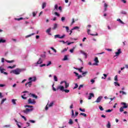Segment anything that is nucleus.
<instances>
[{"mask_svg":"<svg viewBox=\"0 0 128 128\" xmlns=\"http://www.w3.org/2000/svg\"><path fill=\"white\" fill-rule=\"evenodd\" d=\"M50 30H52V28H50L46 30V32H47V34H50Z\"/></svg>","mask_w":128,"mask_h":128,"instance_id":"21","label":"nucleus"},{"mask_svg":"<svg viewBox=\"0 0 128 128\" xmlns=\"http://www.w3.org/2000/svg\"><path fill=\"white\" fill-rule=\"evenodd\" d=\"M24 70V69H20V68H16V70H12L11 72H12V74H20Z\"/></svg>","mask_w":128,"mask_h":128,"instance_id":"2","label":"nucleus"},{"mask_svg":"<svg viewBox=\"0 0 128 128\" xmlns=\"http://www.w3.org/2000/svg\"><path fill=\"white\" fill-rule=\"evenodd\" d=\"M120 93L124 95V94H126V93L124 91H120Z\"/></svg>","mask_w":128,"mask_h":128,"instance_id":"49","label":"nucleus"},{"mask_svg":"<svg viewBox=\"0 0 128 128\" xmlns=\"http://www.w3.org/2000/svg\"><path fill=\"white\" fill-rule=\"evenodd\" d=\"M80 52L85 56V58H88V54H86V53L82 50L80 51Z\"/></svg>","mask_w":128,"mask_h":128,"instance_id":"11","label":"nucleus"},{"mask_svg":"<svg viewBox=\"0 0 128 128\" xmlns=\"http://www.w3.org/2000/svg\"><path fill=\"white\" fill-rule=\"evenodd\" d=\"M58 4H56L54 6V10H58Z\"/></svg>","mask_w":128,"mask_h":128,"instance_id":"45","label":"nucleus"},{"mask_svg":"<svg viewBox=\"0 0 128 128\" xmlns=\"http://www.w3.org/2000/svg\"><path fill=\"white\" fill-rule=\"evenodd\" d=\"M42 62V58H40L39 60L38 61V62L36 63V64H40Z\"/></svg>","mask_w":128,"mask_h":128,"instance_id":"14","label":"nucleus"},{"mask_svg":"<svg viewBox=\"0 0 128 128\" xmlns=\"http://www.w3.org/2000/svg\"><path fill=\"white\" fill-rule=\"evenodd\" d=\"M54 86V84L52 85V90L54 91V92H56L57 89H56Z\"/></svg>","mask_w":128,"mask_h":128,"instance_id":"19","label":"nucleus"},{"mask_svg":"<svg viewBox=\"0 0 128 128\" xmlns=\"http://www.w3.org/2000/svg\"><path fill=\"white\" fill-rule=\"evenodd\" d=\"M31 94V96L35 98H38V96H36V95L34 94Z\"/></svg>","mask_w":128,"mask_h":128,"instance_id":"26","label":"nucleus"},{"mask_svg":"<svg viewBox=\"0 0 128 128\" xmlns=\"http://www.w3.org/2000/svg\"><path fill=\"white\" fill-rule=\"evenodd\" d=\"M54 80L55 82H58V77L56 76H54Z\"/></svg>","mask_w":128,"mask_h":128,"instance_id":"44","label":"nucleus"},{"mask_svg":"<svg viewBox=\"0 0 128 128\" xmlns=\"http://www.w3.org/2000/svg\"><path fill=\"white\" fill-rule=\"evenodd\" d=\"M114 85L116 86H120V84H118V82H114Z\"/></svg>","mask_w":128,"mask_h":128,"instance_id":"35","label":"nucleus"},{"mask_svg":"<svg viewBox=\"0 0 128 128\" xmlns=\"http://www.w3.org/2000/svg\"><path fill=\"white\" fill-rule=\"evenodd\" d=\"M21 117L22 118H24V120L26 122V118L24 116L21 115Z\"/></svg>","mask_w":128,"mask_h":128,"instance_id":"53","label":"nucleus"},{"mask_svg":"<svg viewBox=\"0 0 128 128\" xmlns=\"http://www.w3.org/2000/svg\"><path fill=\"white\" fill-rule=\"evenodd\" d=\"M82 74L84 76L85 74H88V72H82Z\"/></svg>","mask_w":128,"mask_h":128,"instance_id":"54","label":"nucleus"},{"mask_svg":"<svg viewBox=\"0 0 128 128\" xmlns=\"http://www.w3.org/2000/svg\"><path fill=\"white\" fill-rule=\"evenodd\" d=\"M94 94L93 93H90L88 100H92V98H94Z\"/></svg>","mask_w":128,"mask_h":128,"instance_id":"13","label":"nucleus"},{"mask_svg":"<svg viewBox=\"0 0 128 128\" xmlns=\"http://www.w3.org/2000/svg\"><path fill=\"white\" fill-rule=\"evenodd\" d=\"M6 62H8V64H11V63L14 62V60H6Z\"/></svg>","mask_w":128,"mask_h":128,"instance_id":"25","label":"nucleus"},{"mask_svg":"<svg viewBox=\"0 0 128 128\" xmlns=\"http://www.w3.org/2000/svg\"><path fill=\"white\" fill-rule=\"evenodd\" d=\"M70 86V84L66 82H65V88H68Z\"/></svg>","mask_w":128,"mask_h":128,"instance_id":"16","label":"nucleus"},{"mask_svg":"<svg viewBox=\"0 0 128 128\" xmlns=\"http://www.w3.org/2000/svg\"><path fill=\"white\" fill-rule=\"evenodd\" d=\"M74 48H73L71 50H70V52H71L72 54V52H74Z\"/></svg>","mask_w":128,"mask_h":128,"instance_id":"55","label":"nucleus"},{"mask_svg":"<svg viewBox=\"0 0 128 128\" xmlns=\"http://www.w3.org/2000/svg\"><path fill=\"white\" fill-rule=\"evenodd\" d=\"M6 98H3L2 101H1V104H4V102H6Z\"/></svg>","mask_w":128,"mask_h":128,"instance_id":"24","label":"nucleus"},{"mask_svg":"<svg viewBox=\"0 0 128 128\" xmlns=\"http://www.w3.org/2000/svg\"><path fill=\"white\" fill-rule=\"evenodd\" d=\"M61 90L62 92H64L66 94L68 93V92H70V90H64V87L62 86H58L57 87V90Z\"/></svg>","mask_w":128,"mask_h":128,"instance_id":"3","label":"nucleus"},{"mask_svg":"<svg viewBox=\"0 0 128 128\" xmlns=\"http://www.w3.org/2000/svg\"><path fill=\"white\" fill-rule=\"evenodd\" d=\"M46 2H44L42 3V8H46Z\"/></svg>","mask_w":128,"mask_h":128,"instance_id":"17","label":"nucleus"},{"mask_svg":"<svg viewBox=\"0 0 128 128\" xmlns=\"http://www.w3.org/2000/svg\"><path fill=\"white\" fill-rule=\"evenodd\" d=\"M54 14H55V16H60V14L58 13V12H54Z\"/></svg>","mask_w":128,"mask_h":128,"instance_id":"41","label":"nucleus"},{"mask_svg":"<svg viewBox=\"0 0 128 128\" xmlns=\"http://www.w3.org/2000/svg\"><path fill=\"white\" fill-rule=\"evenodd\" d=\"M51 50H54V52L56 53V50L54 49V47H51Z\"/></svg>","mask_w":128,"mask_h":128,"instance_id":"46","label":"nucleus"},{"mask_svg":"<svg viewBox=\"0 0 128 128\" xmlns=\"http://www.w3.org/2000/svg\"><path fill=\"white\" fill-rule=\"evenodd\" d=\"M58 28V24H54V27L52 28V30H56Z\"/></svg>","mask_w":128,"mask_h":128,"instance_id":"18","label":"nucleus"},{"mask_svg":"<svg viewBox=\"0 0 128 128\" xmlns=\"http://www.w3.org/2000/svg\"><path fill=\"white\" fill-rule=\"evenodd\" d=\"M50 64H52V62L49 61L48 64H46V66H50Z\"/></svg>","mask_w":128,"mask_h":128,"instance_id":"57","label":"nucleus"},{"mask_svg":"<svg viewBox=\"0 0 128 128\" xmlns=\"http://www.w3.org/2000/svg\"><path fill=\"white\" fill-rule=\"evenodd\" d=\"M80 116H84V118H86V114L84 113H80Z\"/></svg>","mask_w":128,"mask_h":128,"instance_id":"37","label":"nucleus"},{"mask_svg":"<svg viewBox=\"0 0 128 128\" xmlns=\"http://www.w3.org/2000/svg\"><path fill=\"white\" fill-rule=\"evenodd\" d=\"M68 124H74V122H72V119L69 120Z\"/></svg>","mask_w":128,"mask_h":128,"instance_id":"29","label":"nucleus"},{"mask_svg":"<svg viewBox=\"0 0 128 128\" xmlns=\"http://www.w3.org/2000/svg\"><path fill=\"white\" fill-rule=\"evenodd\" d=\"M16 66V65H14L13 66H8V68H11V69H12V68H14Z\"/></svg>","mask_w":128,"mask_h":128,"instance_id":"30","label":"nucleus"},{"mask_svg":"<svg viewBox=\"0 0 128 128\" xmlns=\"http://www.w3.org/2000/svg\"><path fill=\"white\" fill-rule=\"evenodd\" d=\"M42 66H46V64H42L40 65V68H42Z\"/></svg>","mask_w":128,"mask_h":128,"instance_id":"64","label":"nucleus"},{"mask_svg":"<svg viewBox=\"0 0 128 128\" xmlns=\"http://www.w3.org/2000/svg\"><path fill=\"white\" fill-rule=\"evenodd\" d=\"M28 80H30L28 82H26L25 84V86L26 88H30L32 86V82H36V77H33V80L32 77L29 78Z\"/></svg>","mask_w":128,"mask_h":128,"instance_id":"1","label":"nucleus"},{"mask_svg":"<svg viewBox=\"0 0 128 128\" xmlns=\"http://www.w3.org/2000/svg\"><path fill=\"white\" fill-rule=\"evenodd\" d=\"M34 35V33H32L31 34H29L28 36H26V38H30L32 36Z\"/></svg>","mask_w":128,"mask_h":128,"instance_id":"22","label":"nucleus"},{"mask_svg":"<svg viewBox=\"0 0 128 128\" xmlns=\"http://www.w3.org/2000/svg\"><path fill=\"white\" fill-rule=\"evenodd\" d=\"M79 110H80V112H86V109H84V108L82 109V108H80Z\"/></svg>","mask_w":128,"mask_h":128,"instance_id":"43","label":"nucleus"},{"mask_svg":"<svg viewBox=\"0 0 128 128\" xmlns=\"http://www.w3.org/2000/svg\"><path fill=\"white\" fill-rule=\"evenodd\" d=\"M114 80H116V82H118V75H116L114 76Z\"/></svg>","mask_w":128,"mask_h":128,"instance_id":"48","label":"nucleus"},{"mask_svg":"<svg viewBox=\"0 0 128 128\" xmlns=\"http://www.w3.org/2000/svg\"><path fill=\"white\" fill-rule=\"evenodd\" d=\"M104 10H106V8H108V4H106V3L104 4Z\"/></svg>","mask_w":128,"mask_h":128,"instance_id":"28","label":"nucleus"},{"mask_svg":"<svg viewBox=\"0 0 128 128\" xmlns=\"http://www.w3.org/2000/svg\"><path fill=\"white\" fill-rule=\"evenodd\" d=\"M28 104H36V100L34 99L32 100V98H30L28 100Z\"/></svg>","mask_w":128,"mask_h":128,"instance_id":"6","label":"nucleus"},{"mask_svg":"<svg viewBox=\"0 0 128 128\" xmlns=\"http://www.w3.org/2000/svg\"><path fill=\"white\" fill-rule=\"evenodd\" d=\"M72 118H76V116L74 115V113H72Z\"/></svg>","mask_w":128,"mask_h":128,"instance_id":"63","label":"nucleus"},{"mask_svg":"<svg viewBox=\"0 0 128 128\" xmlns=\"http://www.w3.org/2000/svg\"><path fill=\"white\" fill-rule=\"evenodd\" d=\"M116 56H120V54H122V50L120 49H118V51L116 52Z\"/></svg>","mask_w":128,"mask_h":128,"instance_id":"10","label":"nucleus"},{"mask_svg":"<svg viewBox=\"0 0 128 128\" xmlns=\"http://www.w3.org/2000/svg\"><path fill=\"white\" fill-rule=\"evenodd\" d=\"M103 76H104V78L102 77V78L106 80V77L108 76V75H106V74H103Z\"/></svg>","mask_w":128,"mask_h":128,"instance_id":"34","label":"nucleus"},{"mask_svg":"<svg viewBox=\"0 0 128 128\" xmlns=\"http://www.w3.org/2000/svg\"><path fill=\"white\" fill-rule=\"evenodd\" d=\"M62 60H68V56H65L64 58L62 59Z\"/></svg>","mask_w":128,"mask_h":128,"instance_id":"42","label":"nucleus"},{"mask_svg":"<svg viewBox=\"0 0 128 128\" xmlns=\"http://www.w3.org/2000/svg\"><path fill=\"white\" fill-rule=\"evenodd\" d=\"M80 78H82V75H78V80H80Z\"/></svg>","mask_w":128,"mask_h":128,"instance_id":"62","label":"nucleus"},{"mask_svg":"<svg viewBox=\"0 0 128 128\" xmlns=\"http://www.w3.org/2000/svg\"><path fill=\"white\" fill-rule=\"evenodd\" d=\"M32 110H34L33 108L30 109L28 108H26L22 110V112H24L26 114H30V112H32Z\"/></svg>","mask_w":128,"mask_h":128,"instance_id":"4","label":"nucleus"},{"mask_svg":"<svg viewBox=\"0 0 128 128\" xmlns=\"http://www.w3.org/2000/svg\"><path fill=\"white\" fill-rule=\"evenodd\" d=\"M106 126L108 128H110V126H112V124H110V122H108V123L106 124Z\"/></svg>","mask_w":128,"mask_h":128,"instance_id":"15","label":"nucleus"},{"mask_svg":"<svg viewBox=\"0 0 128 128\" xmlns=\"http://www.w3.org/2000/svg\"><path fill=\"white\" fill-rule=\"evenodd\" d=\"M66 36V34H63L62 36H60V34L54 35V38H64Z\"/></svg>","mask_w":128,"mask_h":128,"instance_id":"7","label":"nucleus"},{"mask_svg":"<svg viewBox=\"0 0 128 128\" xmlns=\"http://www.w3.org/2000/svg\"><path fill=\"white\" fill-rule=\"evenodd\" d=\"M6 70V69L2 68V66H0V72L1 74H6V76H8V72H4Z\"/></svg>","mask_w":128,"mask_h":128,"instance_id":"9","label":"nucleus"},{"mask_svg":"<svg viewBox=\"0 0 128 128\" xmlns=\"http://www.w3.org/2000/svg\"><path fill=\"white\" fill-rule=\"evenodd\" d=\"M112 112V110H106V112Z\"/></svg>","mask_w":128,"mask_h":128,"instance_id":"51","label":"nucleus"},{"mask_svg":"<svg viewBox=\"0 0 128 128\" xmlns=\"http://www.w3.org/2000/svg\"><path fill=\"white\" fill-rule=\"evenodd\" d=\"M102 97L101 96H100L97 100H96L95 102H100V100H102Z\"/></svg>","mask_w":128,"mask_h":128,"instance_id":"12","label":"nucleus"},{"mask_svg":"<svg viewBox=\"0 0 128 128\" xmlns=\"http://www.w3.org/2000/svg\"><path fill=\"white\" fill-rule=\"evenodd\" d=\"M66 20V18H64V17H62V18H61V20H62V22H64V20Z\"/></svg>","mask_w":128,"mask_h":128,"instance_id":"59","label":"nucleus"},{"mask_svg":"<svg viewBox=\"0 0 128 128\" xmlns=\"http://www.w3.org/2000/svg\"><path fill=\"white\" fill-rule=\"evenodd\" d=\"M6 40L3 39H0V44L6 42Z\"/></svg>","mask_w":128,"mask_h":128,"instance_id":"31","label":"nucleus"},{"mask_svg":"<svg viewBox=\"0 0 128 128\" xmlns=\"http://www.w3.org/2000/svg\"><path fill=\"white\" fill-rule=\"evenodd\" d=\"M36 14H38V12H32V16L34 18L36 16Z\"/></svg>","mask_w":128,"mask_h":128,"instance_id":"36","label":"nucleus"},{"mask_svg":"<svg viewBox=\"0 0 128 128\" xmlns=\"http://www.w3.org/2000/svg\"><path fill=\"white\" fill-rule=\"evenodd\" d=\"M82 68H84L83 67H81L80 68H76L78 70H79L80 72H82Z\"/></svg>","mask_w":128,"mask_h":128,"instance_id":"23","label":"nucleus"},{"mask_svg":"<svg viewBox=\"0 0 128 128\" xmlns=\"http://www.w3.org/2000/svg\"><path fill=\"white\" fill-rule=\"evenodd\" d=\"M52 106H54V102H52L49 104L48 106H49V108H50V107Z\"/></svg>","mask_w":128,"mask_h":128,"instance_id":"50","label":"nucleus"},{"mask_svg":"<svg viewBox=\"0 0 128 128\" xmlns=\"http://www.w3.org/2000/svg\"><path fill=\"white\" fill-rule=\"evenodd\" d=\"M25 96H26V94H24V96H21V97L22 98H23V100H26V97H24Z\"/></svg>","mask_w":128,"mask_h":128,"instance_id":"47","label":"nucleus"},{"mask_svg":"<svg viewBox=\"0 0 128 128\" xmlns=\"http://www.w3.org/2000/svg\"><path fill=\"white\" fill-rule=\"evenodd\" d=\"M68 48H64L61 51V52L62 54H64V52H66V50H68Z\"/></svg>","mask_w":128,"mask_h":128,"instance_id":"27","label":"nucleus"},{"mask_svg":"<svg viewBox=\"0 0 128 128\" xmlns=\"http://www.w3.org/2000/svg\"><path fill=\"white\" fill-rule=\"evenodd\" d=\"M24 108H34V106H30V105H25L24 106Z\"/></svg>","mask_w":128,"mask_h":128,"instance_id":"32","label":"nucleus"},{"mask_svg":"<svg viewBox=\"0 0 128 128\" xmlns=\"http://www.w3.org/2000/svg\"><path fill=\"white\" fill-rule=\"evenodd\" d=\"M99 108L100 110H104V108L102 106H100Z\"/></svg>","mask_w":128,"mask_h":128,"instance_id":"60","label":"nucleus"},{"mask_svg":"<svg viewBox=\"0 0 128 128\" xmlns=\"http://www.w3.org/2000/svg\"><path fill=\"white\" fill-rule=\"evenodd\" d=\"M83 87H84V85L80 84V85L79 86V87H78V90H80L81 88H83Z\"/></svg>","mask_w":128,"mask_h":128,"instance_id":"58","label":"nucleus"},{"mask_svg":"<svg viewBox=\"0 0 128 128\" xmlns=\"http://www.w3.org/2000/svg\"><path fill=\"white\" fill-rule=\"evenodd\" d=\"M16 20H24V18H16Z\"/></svg>","mask_w":128,"mask_h":128,"instance_id":"56","label":"nucleus"},{"mask_svg":"<svg viewBox=\"0 0 128 128\" xmlns=\"http://www.w3.org/2000/svg\"><path fill=\"white\" fill-rule=\"evenodd\" d=\"M117 20H118V22H120V23L122 24H124V22H122V20H120V19H118Z\"/></svg>","mask_w":128,"mask_h":128,"instance_id":"33","label":"nucleus"},{"mask_svg":"<svg viewBox=\"0 0 128 128\" xmlns=\"http://www.w3.org/2000/svg\"><path fill=\"white\" fill-rule=\"evenodd\" d=\"M63 28H65L67 32H68V31L70 30V28H68V26H63Z\"/></svg>","mask_w":128,"mask_h":128,"instance_id":"38","label":"nucleus"},{"mask_svg":"<svg viewBox=\"0 0 128 128\" xmlns=\"http://www.w3.org/2000/svg\"><path fill=\"white\" fill-rule=\"evenodd\" d=\"M80 28V27L78 26H75L72 28V30H76Z\"/></svg>","mask_w":128,"mask_h":128,"instance_id":"52","label":"nucleus"},{"mask_svg":"<svg viewBox=\"0 0 128 128\" xmlns=\"http://www.w3.org/2000/svg\"><path fill=\"white\" fill-rule=\"evenodd\" d=\"M122 104H123V106L121 107L120 108V111L122 112H124V108H128V105H126V102H122L121 103Z\"/></svg>","mask_w":128,"mask_h":128,"instance_id":"5","label":"nucleus"},{"mask_svg":"<svg viewBox=\"0 0 128 128\" xmlns=\"http://www.w3.org/2000/svg\"><path fill=\"white\" fill-rule=\"evenodd\" d=\"M26 124H27V126H30V124L28 122H26Z\"/></svg>","mask_w":128,"mask_h":128,"instance_id":"61","label":"nucleus"},{"mask_svg":"<svg viewBox=\"0 0 128 128\" xmlns=\"http://www.w3.org/2000/svg\"><path fill=\"white\" fill-rule=\"evenodd\" d=\"M29 122H31V124H35L36 120H29Z\"/></svg>","mask_w":128,"mask_h":128,"instance_id":"39","label":"nucleus"},{"mask_svg":"<svg viewBox=\"0 0 128 128\" xmlns=\"http://www.w3.org/2000/svg\"><path fill=\"white\" fill-rule=\"evenodd\" d=\"M94 62H94L92 64L93 66H98V62H100V61H98V57L95 58L94 60Z\"/></svg>","mask_w":128,"mask_h":128,"instance_id":"8","label":"nucleus"},{"mask_svg":"<svg viewBox=\"0 0 128 128\" xmlns=\"http://www.w3.org/2000/svg\"><path fill=\"white\" fill-rule=\"evenodd\" d=\"M78 88V84H76L75 86L73 88L74 90H76V88Z\"/></svg>","mask_w":128,"mask_h":128,"instance_id":"40","label":"nucleus"},{"mask_svg":"<svg viewBox=\"0 0 128 128\" xmlns=\"http://www.w3.org/2000/svg\"><path fill=\"white\" fill-rule=\"evenodd\" d=\"M16 100L15 99H12V103L13 104H16Z\"/></svg>","mask_w":128,"mask_h":128,"instance_id":"20","label":"nucleus"}]
</instances>
